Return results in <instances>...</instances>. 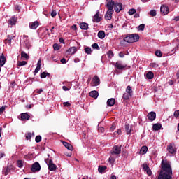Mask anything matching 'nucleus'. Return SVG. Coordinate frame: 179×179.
<instances>
[{"instance_id":"obj_1","label":"nucleus","mask_w":179,"mask_h":179,"mask_svg":"<svg viewBox=\"0 0 179 179\" xmlns=\"http://www.w3.org/2000/svg\"><path fill=\"white\" fill-rule=\"evenodd\" d=\"M161 167L162 169L159 173H164L165 174L173 176V169H171L170 162L162 160Z\"/></svg>"},{"instance_id":"obj_2","label":"nucleus","mask_w":179,"mask_h":179,"mask_svg":"<svg viewBox=\"0 0 179 179\" xmlns=\"http://www.w3.org/2000/svg\"><path fill=\"white\" fill-rule=\"evenodd\" d=\"M124 41L126 43H136V41H139V35L136 34H129L124 38Z\"/></svg>"},{"instance_id":"obj_3","label":"nucleus","mask_w":179,"mask_h":179,"mask_svg":"<svg viewBox=\"0 0 179 179\" xmlns=\"http://www.w3.org/2000/svg\"><path fill=\"white\" fill-rule=\"evenodd\" d=\"M115 67L117 69H120V71H125L126 69H131L130 66H127V64H122L121 62H117L115 63Z\"/></svg>"},{"instance_id":"obj_4","label":"nucleus","mask_w":179,"mask_h":179,"mask_svg":"<svg viewBox=\"0 0 179 179\" xmlns=\"http://www.w3.org/2000/svg\"><path fill=\"white\" fill-rule=\"evenodd\" d=\"M167 151L171 155H176V152H177V149L176 148V144L174 143H171L167 145Z\"/></svg>"},{"instance_id":"obj_5","label":"nucleus","mask_w":179,"mask_h":179,"mask_svg":"<svg viewBox=\"0 0 179 179\" xmlns=\"http://www.w3.org/2000/svg\"><path fill=\"white\" fill-rule=\"evenodd\" d=\"M121 154V145H114L110 151V155L114 156V155H120Z\"/></svg>"},{"instance_id":"obj_6","label":"nucleus","mask_w":179,"mask_h":179,"mask_svg":"<svg viewBox=\"0 0 179 179\" xmlns=\"http://www.w3.org/2000/svg\"><path fill=\"white\" fill-rule=\"evenodd\" d=\"M41 170V166L38 162H35L32 164L31 167V171L32 173H36V171H40Z\"/></svg>"},{"instance_id":"obj_7","label":"nucleus","mask_w":179,"mask_h":179,"mask_svg":"<svg viewBox=\"0 0 179 179\" xmlns=\"http://www.w3.org/2000/svg\"><path fill=\"white\" fill-rule=\"evenodd\" d=\"M173 175L159 172L157 179H172Z\"/></svg>"},{"instance_id":"obj_8","label":"nucleus","mask_w":179,"mask_h":179,"mask_svg":"<svg viewBox=\"0 0 179 179\" xmlns=\"http://www.w3.org/2000/svg\"><path fill=\"white\" fill-rule=\"evenodd\" d=\"M115 5V2L113 0H106V6L108 10H113L114 9V6Z\"/></svg>"},{"instance_id":"obj_9","label":"nucleus","mask_w":179,"mask_h":179,"mask_svg":"<svg viewBox=\"0 0 179 179\" xmlns=\"http://www.w3.org/2000/svg\"><path fill=\"white\" fill-rule=\"evenodd\" d=\"M160 12L162 15H163L164 16H166V15H169V12H170V9L169 8V7L164 5H162L160 8Z\"/></svg>"},{"instance_id":"obj_10","label":"nucleus","mask_w":179,"mask_h":179,"mask_svg":"<svg viewBox=\"0 0 179 179\" xmlns=\"http://www.w3.org/2000/svg\"><path fill=\"white\" fill-rule=\"evenodd\" d=\"M48 170H50V171H55V170H57V165L54 164L52 159L49 160Z\"/></svg>"},{"instance_id":"obj_11","label":"nucleus","mask_w":179,"mask_h":179,"mask_svg":"<svg viewBox=\"0 0 179 179\" xmlns=\"http://www.w3.org/2000/svg\"><path fill=\"white\" fill-rule=\"evenodd\" d=\"M142 167L143 170L147 173L148 176H152V170H150L148 164H143Z\"/></svg>"},{"instance_id":"obj_12","label":"nucleus","mask_w":179,"mask_h":179,"mask_svg":"<svg viewBox=\"0 0 179 179\" xmlns=\"http://www.w3.org/2000/svg\"><path fill=\"white\" fill-rule=\"evenodd\" d=\"M114 9L117 13H120L122 10V4L120 3H115L114 6Z\"/></svg>"},{"instance_id":"obj_13","label":"nucleus","mask_w":179,"mask_h":179,"mask_svg":"<svg viewBox=\"0 0 179 179\" xmlns=\"http://www.w3.org/2000/svg\"><path fill=\"white\" fill-rule=\"evenodd\" d=\"M147 117L149 121H155V120H156V113L154 111L150 112Z\"/></svg>"},{"instance_id":"obj_14","label":"nucleus","mask_w":179,"mask_h":179,"mask_svg":"<svg viewBox=\"0 0 179 179\" xmlns=\"http://www.w3.org/2000/svg\"><path fill=\"white\" fill-rule=\"evenodd\" d=\"M21 115V121H29L30 120V115L27 113H22L20 114Z\"/></svg>"},{"instance_id":"obj_15","label":"nucleus","mask_w":179,"mask_h":179,"mask_svg":"<svg viewBox=\"0 0 179 179\" xmlns=\"http://www.w3.org/2000/svg\"><path fill=\"white\" fill-rule=\"evenodd\" d=\"M40 26V23L38 21H34L33 22L29 23V28L33 30H36Z\"/></svg>"},{"instance_id":"obj_16","label":"nucleus","mask_w":179,"mask_h":179,"mask_svg":"<svg viewBox=\"0 0 179 179\" xmlns=\"http://www.w3.org/2000/svg\"><path fill=\"white\" fill-rule=\"evenodd\" d=\"M93 86H99L100 85V78L97 76H94L92 78Z\"/></svg>"},{"instance_id":"obj_17","label":"nucleus","mask_w":179,"mask_h":179,"mask_svg":"<svg viewBox=\"0 0 179 179\" xmlns=\"http://www.w3.org/2000/svg\"><path fill=\"white\" fill-rule=\"evenodd\" d=\"M106 20H111L113 19V10H108L105 15Z\"/></svg>"},{"instance_id":"obj_18","label":"nucleus","mask_w":179,"mask_h":179,"mask_svg":"<svg viewBox=\"0 0 179 179\" xmlns=\"http://www.w3.org/2000/svg\"><path fill=\"white\" fill-rule=\"evenodd\" d=\"M11 170H12V166H8L3 169L2 173L4 174V176H8V174L10 173Z\"/></svg>"},{"instance_id":"obj_19","label":"nucleus","mask_w":179,"mask_h":179,"mask_svg":"<svg viewBox=\"0 0 179 179\" xmlns=\"http://www.w3.org/2000/svg\"><path fill=\"white\" fill-rule=\"evenodd\" d=\"M16 22H17V17H16L15 16H13L8 20V24H10V26H15V24H16Z\"/></svg>"},{"instance_id":"obj_20","label":"nucleus","mask_w":179,"mask_h":179,"mask_svg":"<svg viewBox=\"0 0 179 179\" xmlns=\"http://www.w3.org/2000/svg\"><path fill=\"white\" fill-rule=\"evenodd\" d=\"M125 131L127 135L132 134V132L134 131L132 126H129V124H125Z\"/></svg>"},{"instance_id":"obj_21","label":"nucleus","mask_w":179,"mask_h":179,"mask_svg":"<svg viewBox=\"0 0 179 179\" xmlns=\"http://www.w3.org/2000/svg\"><path fill=\"white\" fill-rule=\"evenodd\" d=\"M99 13L100 12L98 10L94 16L93 22H96V23H99V22L101 21V17H100V16L99 15Z\"/></svg>"},{"instance_id":"obj_22","label":"nucleus","mask_w":179,"mask_h":179,"mask_svg":"<svg viewBox=\"0 0 179 179\" xmlns=\"http://www.w3.org/2000/svg\"><path fill=\"white\" fill-rule=\"evenodd\" d=\"M76 51H78V48L75 46H73L67 50L68 54H70L71 55H73V54H75Z\"/></svg>"},{"instance_id":"obj_23","label":"nucleus","mask_w":179,"mask_h":179,"mask_svg":"<svg viewBox=\"0 0 179 179\" xmlns=\"http://www.w3.org/2000/svg\"><path fill=\"white\" fill-rule=\"evenodd\" d=\"M6 62V58L5 57V55L3 54H1L0 56V67L3 66Z\"/></svg>"},{"instance_id":"obj_24","label":"nucleus","mask_w":179,"mask_h":179,"mask_svg":"<svg viewBox=\"0 0 179 179\" xmlns=\"http://www.w3.org/2000/svg\"><path fill=\"white\" fill-rule=\"evenodd\" d=\"M62 144L64 145V147L66 148V149H68V150H73V146H72V145H71L69 143L66 142V141H63Z\"/></svg>"},{"instance_id":"obj_25","label":"nucleus","mask_w":179,"mask_h":179,"mask_svg":"<svg viewBox=\"0 0 179 179\" xmlns=\"http://www.w3.org/2000/svg\"><path fill=\"white\" fill-rule=\"evenodd\" d=\"M114 104H115V99L110 98V99H108L107 106H108V107H113V106H114Z\"/></svg>"},{"instance_id":"obj_26","label":"nucleus","mask_w":179,"mask_h":179,"mask_svg":"<svg viewBox=\"0 0 179 179\" xmlns=\"http://www.w3.org/2000/svg\"><path fill=\"white\" fill-rule=\"evenodd\" d=\"M41 69V59H39L37 63V66L35 69L34 73H38V71Z\"/></svg>"},{"instance_id":"obj_27","label":"nucleus","mask_w":179,"mask_h":179,"mask_svg":"<svg viewBox=\"0 0 179 179\" xmlns=\"http://www.w3.org/2000/svg\"><path fill=\"white\" fill-rule=\"evenodd\" d=\"M153 131H159L162 129V124L156 123L152 126Z\"/></svg>"},{"instance_id":"obj_28","label":"nucleus","mask_w":179,"mask_h":179,"mask_svg":"<svg viewBox=\"0 0 179 179\" xmlns=\"http://www.w3.org/2000/svg\"><path fill=\"white\" fill-rule=\"evenodd\" d=\"M90 96L94 99H97L99 97V92L97 91H92L90 92Z\"/></svg>"},{"instance_id":"obj_29","label":"nucleus","mask_w":179,"mask_h":179,"mask_svg":"<svg viewBox=\"0 0 179 179\" xmlns=\"http://www.w3.org/2000/svg\"><path fill=\"white\" fill-rule=\"evenodd\" d=\"M80 27L82 29V30H87V29H89V24L85 22H81L80 24Z\"/></svg>"},{"instance_id":"obj_30","label":"nucleus","mask_w":179,"mask_h":179,"mask_svg":"<svg viewBox=\"0 0 179 179\" xmlns=\"http://www.w3.org/2000/svg\"><path fill=\"white\" fill-rule=\"evenodd\" d=\"M107 170V166H99L98 168V171L101 174H103Z\"/></svg>"},{"instance_id":"obj_31","label":"nucleus","mask_w":179,"mask_h":179,"mask_svg":"<svg viewBox=\"0 0 179 179\" xmlns=\"http://www.w3.org/2000/svg\"><path fill=\"white\" fill-rule=\"evenodd\" d=\"M98 37L99 38H101V40H103V38L106 37V32H104V31H99L98 32Z\"/></svg>"},{"instance_id":"obj_32","label":"nucleus","mask_w":179,"mask_h":179,"mask_svg":"<svg viewBox=\"0 0 179 179\" xmlns=\"http://www.w3.org/2000/svg\"><path fill=\"white\" fill-rule=\"evenodd\" d=\"M46 76H48V78H50L51 76V74H50V73H47L45 71H43V73H41V79H45Z\"/></svg>"},{"instance_id":"obj_33","label":"nucleus","mask_w":179,"mask_h":179,"mask_svg":"<svg viewBox=\"0 0 179 179\" xmlns=\"http://www.w3.org/2000/svg\"><path fill=\"white\" fill-rule=\"evenodd\" d=\"M148 152V147L143 146L140 150V154L141 155H145V153Z\"/></svg>"},{"instance_id":"obj_34","label":"nucleus","mask_w":179,"mask_h":179,"mask_svg":"<svg viewBox=\"0 0 179 179\" xmlns=\"http://www.w3.org/2000/svg\"><path fill=\"white\" fill-rule=\"evenodd\" d=\"M147 79H153L155 78V74L152 71H148L146 74Z\"/></svg>"},{"instance_id":"obj_35","label":"nucleus","mask_w":179,"mask_h":179,"mask_svg":"<svg viewBox=\"0 0 179 179\" xmlns=\"http://www.w3.org/2000/svg\"><path fill=\"white\" fill-rule=\"evenodd\" d=\"M126 92L127 94H130L131 96H132V93H134V92L132 91V87L129 85L127 87Z\"/></svg>"},{"instance_id":"obj_36","label":"nucleus","mask_w":179,"mask_h":179,"mask_svg":"<svg viewBox=\"0 0 179 179\" xmlns=\"http://www.w3.org/2000/svg\"><path fill=\"white\" fill-rule=\"evenodd\" d=\"M108 58L109 59H111V58H113V57H114V52H113V50H109L106 53Z\"/></svg>"},{"instance_id":"obj_37","label":"nucleus","mask_w":179,"mask_h":179,"mask_svg":"<svg viewBox=\"0 0 179 179\" xmlns=\"http://www.w3.org/2000/svg\"><path fill=\"white\" fill-rule=\"evenodd\" d=\"M21 58H25V59H29V57L27 53L24 52V51L21 52Z\"/></svg>"},{"instance_id":"obj_38","label":"nucleus","mask_w":179,"mask_h":179,"mask_svg":"<svg viewBox=\"0 0 179 179\" xmlns=\"http://www.w3.org/2000/svg\"><path fill=\"white\" fill-rule=\"evenodd\" d=\"M130 97H132V95H130L129 94H127V93H124L123 94V96L122 98L124 99V100H129V98Z\"/></svg>"},{"instance_id":"obj_39","label":"nucleus","mask_w":179,"mask_h":179,"mask_svg":"<svg viewBox=\"0 0 179 179\" xmlns=\"http://www.w3.org/2000/svg\"><path fill=\"white\" fill-rule=\"evenodd\" d=\"M17 66H24V65H27V62L26 61H22V62H17Z\"/></svg>"},{"instance_id":"obj_40","label":"nucleus","mask_w":179,"mask_h":179,"mask_svg":"<svg viewBox=\"0 0 179 179\" xmlns=\"http://www.w3.org/2000/svg\"><path fill=\"white\" fill-rule=\"evenodd\" d=\"M128 13L130 16H132V15H135V13H136V10L135 8H131L129 10Z\"/></svg>"},{"instance_id":"obj_41","label":"nucleus","mask_w":179,"mask_h":179,"mask_svg":"<svg viewBox=\"0 0 179 179\" xmlns=\"http://www.w3.org/2000/svg\"><path fill=\"white\" fill-rule=\"evenodd\" d=\"M17 166L20 169H22V167H23V161L22 160H17Z\"/></svg>"},{"instance_id":"obj_42","label":"nucleus","mask_w":179,"mask_h":179,"mask_svg":"<svg viewBox=\"0 0 179 179\" xmlns=\"http://www.w3.org/2000/svg\"><path fill=\"white\" fill-rule=\"evenodd\" d=\"M53 48H54L55 51H58L60 50L61 46H59V45H58L57 43H55L53 45Z\"/></svg>"},{"instance_id":"obj_43","label":"nucleus","mask_w":179,"mask_h":179,"mask_svg":"<svg viewBox=\"0 0 179 179\" xmlns=\"http://www.w3.org/2000/svg\"><path fill=\"white\" fill-rule=\"evenodd\" d=\"M6 41H7V43H8L9 45H10V44H12V37H11L10 35L8 36V38H7V39H6Z\"/></svg>"},{"instance_id":"obj_44","label":"nucleus","mask_w":179,"mask_h":179,"mask_svg":"<svg viewBox=\"0 0 179 179\" xmlns=\"http://www.w3.org/2000/svg\"><path fill=\"white\" fill-rule=\"evenodd\" d=\"M108 162L110 163L113 164V163H114V162H115V158L114 157H113V155H111V156L108 159Z\"/></svg>"},{"instance_id":"obj_45","label":"nucleus","mask_w":179,"mask_h":179,"mask_svg":"<svg viewBox=\"0 0 179 179\" xmlns=\"http://www.w3.org/2000/svg\"><path fill=\"white\" fill-rule=\"evenodd\" d=\"M35 141L36 143H39V142H41V136H36L35 138Z\"/></svg>"},{"instance_id":"obj_46","label":"nucleus","mask_w":179,"mask_h":179,"mask_svg":"<svg viewBox=\"0 0 179 179\" xmlns=\"http://www.w3.org/2000/svg\"><path fill=\"white\" fill-rule=\"evenodd\" d=\"M150 16H152V17H155V16H156V15H157L156 10H151L150 11Z\"/></svg>"},{"instance_id":"obj_47","label":"nucleus","mask_w":179,"mask_h":179,"mask_svg":"<svg viewBox=\"0 0 179 179\" xmlns=\"http://www.w3.org/2000/svg\"><path fill=\"white\" fill-rule=\"evenodd\" d=\"M155 55H156V57H162L163 53H162V51H160V50H157L155 52Z\"/></svg>"},{"instance_id":"obj_48","label":"nucleus","mask_w":179,"mask_h":179,"mask_svg":"<svg viewBox=\"0 0 179 179\" xmlns=\"http://www.w3.org/2000/svg\"><path fill=\"white\" fill-rule=\"evenodd\" d=\"M85 52L86 54L90 55L92 54V48L87 47L85 48Z\"/></svg>"},{"instance_id":"obj_49","label":"nucleus","mask_w":179,"mask_h":179,"mask_svg":"<svg viewBox=\"0 0 179 179\" xmlns=\"http://www.w3.org/2000/svg\"><path fill=\"white\" fill-rule=\"evenodd\" d=\"M138 30H141V31H143V30H145V24H141L138 27Z\"/></svg>"},{"instance_id":"obj_50","label":"nucleus","mask_w":179,"mask_h":179,"mask_svg":"<svg viewBox=\"0 0 179 179\" xmlns=\"http://www.w3.org/2000/svg\"><path fill=\"white\" fill-rule=\"evenodd\" d=\"M98 131L99 134H103L104 133V127H100L98 128Z\"/></svg>"},{"instance_id":"obj_51","label":"nucleus","mask_w":179,"mask_h":179,"mask_svg":"<svg viewBox=\"0 0 179 179\" xmlns=\"http://www.w3.org/2000/svg\"><path fill=\"white\" fill-rule=\"evenodd\" d=\"M26 139H27V140L31 139V133H27L26 134Z\"/></svg>"},{"instance_id":"obj_52","label":"nucleus","mask_w":179,"mask_h":179,"mask_svg":"<svg viewBox=\"0 0 179 179\" xmlns=\"http://www.w3.org/2000/svg\"><path fill=\"white\" fill-rule=\"evenodd\" d=\"M173 116L175 117V118H178V117H179V110H176L173 113Z\"/></svg>"},{"instance_id":"obj_53","label":"nucleus","mask_w":179,"mask_h":179,"mask_svg":"<svg viewBox=\"0 0 179 179\" xmlns=\"http://www.w3.org/2000/svg\"><path fill=\"white\" fill-rule=\"evenodd\" d=\"M92 48L95 49V50H99V44L97 43H94L92 45Z\"/></svg>"},{"instance_id":"obj_54","label":"nucleus","mask_w":179,"mask_h":179,"mask_svg":"<svg viewBox=\"0 0 179 179\" xmlns=\"http://www.w3.org/2000/svg\"><path fill=\"white\" fill-rule=\"evenodd\" d=\"M116 127H115V124H113L112 126L110 128V132H113L115 129Z\"/></svg>"},{"instance_id":"obj_55","label":"nucleus","mask_w":179,"mask_h":179,"mask_svg":"<svg viewBox=\"0 0 179 179\" xmlns=\"http://www.w3.org/2000/svg\"><path fill=\"white\" fill-rule=\"evenodd\" d=\"M50 15L52 17H55V16H57V11H55V10H52Z\"/></svg>"},{"instance_id":"obj_56","label":"nucleus","mask_w":179,"mask_h":179,"mask_svg":"<svg viewBox=\"0 0 179 179\" xmlns=\"http://www.w3.org/2000/svg\"><path fill=\"white\" fill-rule=\"evenodd\" d=\"M6 108V106H3L1 108H0V113L2 114L3 111H5V109Z\"/></svg>"},{"instance_id":"obj_57","label":"nucleus","mask_w":179,"mask_h":179,"mask_svg":"<svg viewBox=\"0 0 179 179\" xmlns=\"http://www.w3.org/2000/svg\"><path fill=\"white\" fill-rule=\"evenodd\" d=\"M63 106H64V107H71V103H69V102H64V103H63Z\"/></svg>"},{"instance_id":"obj_58","label":"nucleus","mask_w":179,"mask_h":179,"mask_svg":"<svg viewBox=\"0 0 179 179\" xmlns=\"http://www.w3.org/2000/svg\"><path fill=\"white\" fill-rule=\"evenodd\" d=\"M117 134L118 135H120V134H121V129H117V131H115V132L114 133V135H117Z\"/></svg>"},{"instance_id":"obj_59","label":"nucleus","mask_w":179,"mask_h":179,"mask_svg":"<svg viewBox=\"0 0 179 179\" xmlns=\"http://www.w3.org/2000/svg\"><path fill=\"white\" fill-rule=\"evenodd\" d=\"M36 93L41 94V93H43V89L36 90Z\"/></svg>"},{"instance_id":"obj_60","label":"nucleus","mask_w":179,"mask_h":179,"mask_svg":"<svg viewBox=\"0 0 179 179\" xmlns=\"http://www.w3.org/2000/svg\"><path fill=\"white\" fill-rule=\"evenodd\" d=\"M59 43H62L63 44H65V40H64V38H60L59 39Z\"/></svg>"},{"instance_id":"obj_61","label":"nucleus","mask_w":179,"mask_h":179,"mask_svg":"<svg viewBox=\"0 0 179 179\" xmlns=\"http://www.w3.org/2000/svg\"><path fill=\"white\" fill-rule=\"evenodd\" d=\"M119 57L120 58H124V52H119Z\"/></svg>"},{"instance_id":"obj_62","label":"nucleus","mask_w":179,"mask_h":179,"mask_svg":"<svg viewBox=\"0 0 179 179\" xmlns=\"http://www.w3.org/2000/svg\"><path fill=\"white\" fill-rule=\"evenodd\" d=\"M71 29H72V30H77L78 28H77V27H76V24H73V25L71 27Z\"/></svg>"},{"instance_id":"obj_63","label":"nucleus","mask_w":179,"mask_h":179,"mask_svg":"<svg viewBox=\"0 0 179 179\" xmlns=\"http://www.w3.org/2000/svg\"><path fill=\"white\" fill-rule=\"evenodd\" d=\"M61 62L62 64H66V59L65 58H63V59H61Z\"/></svg>"},{"instance_id":"obj_64","label":"nucleus","mask_w":179,"mask_h":179,"mask_svg":"<svg viewBox=\"0 0 179 179\" xmlns=\"http://www.w3.org/2000/svg\"><path fill=\"white\" fill-rule=\"evenodd\" d=\"M3 157H5V153L0 152V159H2Z\"/></svg>"}]
</instances>
